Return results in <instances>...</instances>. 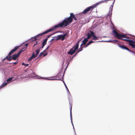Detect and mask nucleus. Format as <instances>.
Here are the masks:
<instances>
[{
	"instance_id": "1",
	"label": "nucleus",
	"mask_w": 135,
	"mask_h": 135,
	"mask_svg": "<svg viewBox=\"0 0 135 135\" xmlns=\"http://www.w3.org/2000/svg\"><path fill=\"white\" fill-rule=\"evenodd\" d=\"M70 15V17L65 18L62 22L55 25V27L56 28L59 27L64 28L67 26L68 25H69L70 23L72 22L73 21V18L75 20H77L76 17H77V16H76V15H74L73 13H71Z\"/></svg>"
},
{
	"instance_id": "2",
	"label": "nucleus",
	"mask_w": 135,
	"mask_h": 135,
	"mask_svg": "<svg viewBox=\"0 0 135 135\" xmlns=\"http://www.w3.org/2000/svg\"><path fill=\"white\" fill-rule=\"evenodd\" d=\"M113 33L114 36L118 39H122L123 41H127L128 42H129L128 41H130V40L127 39L123 38H129V37L128 36L125 34H121L118 33L115 30H113Z\"/></svg>"
},
{
	"instance_id": "3",
	"label": "nucleus",
	"mask_w": 135,
	"mask_h": 135,
	"mask_svg": "<svg viewBox=\"0 0 135 135\" xmlns=\"http://www.w3.org/2000/svg\"><path fill=\"white\" fill-rule=\"evenodd\" d=\"M56 28V27H55V25L54 27H52L51 28L49 29V30L43 32V33H41L39 34H38L34 38V40L36 41L37 40H39L41 38V36H42L44 34H46L47 33L51 31L55 30Z\"/></svg>"
},
{
	"instance_id": "4",
	"label": "nucleus",
	"mask_w": 135,
	"mask_h": 135,
	"mask_svg": "<svg viewBox=\"0 0 135 135\" xmlns=\"http://www.w3.org/2000/svg\"><path fill=\"white\" fill-rule=\"evenodd\" d=\"M100 3H101L100 2H99V3H98L94 5L90 6L88 7L85 9L81 13H83L84 14H85L87 13L90 11H91L96 6L100 4Z\"/></svg>"
},
{
	"instance_id": "5",
	"label": "nucleus",
	"mask_w": 135,
	"mask_h": 135,
	"mask_svg": "<svg viewBox=\"0 0 135 135\" xmlns=\"http://www.w3.org/2000/svg\"><path fill=\"white\" fill-rule=\"evenodd\" d=\"M23 49H22L20 51L18 52V54H16L13 55L12 56V57H11V60H16L19 57L20 54L23 51H24V50Z\"/></svg>"
},
{
	"instance_id": "6",
	"label": "nucleus",
	"mask_w": 135,
	"mask_h": 135,
	"mask_svg": "<svg viewBox=\"0 0 135 135\" xmlns=\"http://www.w3.org/2000/svg\"><path fill=\"white\" fill-rule=\"evenodd\" d=\"M20 46H16L13 49H12L9 52V54H8V55L9 56H11V55L12 54V53L15 52L16 51L17 49Z\"/></svg>"
},
{
	"instance_id": "7",
	"label": "nucleus",
	"mask_w": 135,
	"mask_h": 135,
	"mask_svg": "<svg viewBox=\"0 0 135 135\" xmlns=\"http://www.w3.org/2000/svg\"><path fill=\"white\" fill-rule=\"evenodd\" d=\"M119 47L122 49L124 50H126L129 51L130 52H132L134 53L135 54V52H133L132 51L129 50L128 48L125 46L124 45H120L119 46Z\"/></svg>"
},
{
	"instance_id": "8",
	"label": "nucleus",
	"mask_w": 135,
	"mask_h": 135,
	"mask_svg": "<svg viewBox=\"0 0 135 135\" xmlns=\"http://www.w3.org/2000/svg\"><path fill=\"white\" fill-rule=\"evenodd\" d=\"M94 33V32L91 31H90L86 35L87 36V38L88 39H90L91 38V36L92 37L93 36Z\"/></svg>"
},
{
	"instance_id": "9",
	"label": "nucleus",
	"mask_w": 135,
	"mask_h": 135,
	"mask_svg": "<svg viewBox=\"0 0 135 135\" xmlns=\"http://www.w3.org/2000/svg\"><path fill=\"white\" fill-rule=\"evenodd\" d=\"M76 50L74 48V47H73L70 50L69 52H68V54H69L72 55L74 53Z\"/></svg>"
},
{
	"instance_id": "10",
	"label": "nucleus",
	"mask_w": 135,
	"mask_h": 135,
	"mask_svg": "<svg viewBox=\"0 0 135 135\" xmlns=\"http://www.w3.org/2000/svg\"><path fill=\"white\" fill-rule=\"evenodd\" d=\"M129 42V45L131 46L133 48H135V45L133 43V40H130Z\"/></svg>"
},
{
	"instance_id": "11",
	"label": "nucleus",
	"mask_w": 135,
	"mask_h": 135,
	"mask_svg": "<svg viewBox=\"0 0 135 135\" xmlns=\"http://www.w3.org/2000/svg\"><path fill=\"white\" fill-rule=\"evenodd\" d=\"M57 37V38L56 39L57 40L61 39L62 41H63L65 39V38L62 35H58Z\"/></svg>"
},
{
	"instance_id": "12",
	"label": "nucleus",
	"mask_w": 135,
	"mask_h": 135,
	"mask_svg": "<svg viewBox=\"0 0 135 135\" xmlns=\"http://www.w3.org/2000/svg\"><path fill=\"white\" fill-rule=\"evenodd\" d=\"M88 39L87 38H85L84 39L83 41V43L81 45V46L83 45H85L86 42L88 41Z\"/></svg>"
},
{
	"instance_id": "13",
	"label": "nucleus",
	"mask_w": 135,
	"mask_h": 135,
	"mask_svg": "<svg viewBox=\"0 0 135 135\" xmlns=\"http://www.w3.org/2000/svg\"><path fill=\"white\" fill-rule=\"evenodd\" d=\"M47 38H46L44 40V41L42 43V46L41 48H43L44 47L45 45L47 43Z\"/></svg>"
},
{
	"instance_id": "14",
	"label": "nucleus",
	"mask_w": 135,
	"mask_h": 135,
	"mask_svg": "<svg viewBox=\"0 0 135 135\" xmlns=\"http://www.w3.org/2000/svg\"><path fill=\"white\" fill-rule=\"evenodd\" d=\"M11 56H9V55H8L3 59V60H5L6 59H7L8 61H11Z\"/></svg>"
},
{
	"instance_id": "15",
	"label": "nucleus",
	"mask_w": 135,
	"mask_h": 135,
	"mask_svg": "<svg viewBox=\"0 0 135 135\" xmlns=\"http://www.w3.org/2000/svg\"><path fill=\"white\" fill-rule=\"evenodd\" d=\"M92 37H93V40H98V37L95 36L94 33V35H93Z\"/></svg>"
},
{
	"instance_id": "16",
	"label": "nucleus",
	"mask_w": 135,
	"mask_h": 135,
	"mask_svg": "<svg viewBox=\"0 0 135 135\" xmlns=\"http://www.w3.org/2000/svg\"><path fill=\"white\" fill-rule=\"evenodd\" d=\"M7 83H3L0 86V89L4 87L6 85H7Z\"/></svg>"
},
{
	"instance_id": "17",
	"label": "nucleus",
	"mask_w": 135,
	"mask_h": 135,
	"mask_svg": "<svg viewBox=\"0 0 135 135\" xmlns=\"http://www.w3.org/2000/svg\"><path fill=\"white\" fill-rule=\"evenodd\" d=\"M28 45V44H26L24 45L22 49H23V50H24L25 49H26L27 48V46Z\"/></svg>"
},
{
	"instance_id": "18",
	"label": "nucleus",
	"mask_w": 135,
	"mask_h": 135,
	"mask_svg": "<svg viewBox=\"0 0 135 135\" xmlns=\"http://www.w3.org/2000/svg\"><path fill=\"white\" fill-rule=\"evenodd\" d=\"M40 49L41 48H40L36 50V55H37L39 53Z\"/></svg>"
},
{
	"instance_id": "19",
	"label": "nucleus",
	"mask_w": 135,
	"mask_h": 135,
	"mask_svg": "<svg viewBox=\"0 0 135 135\" xmlns=\"http://www.w3.org/2000/svg\"><path fill=\"white\" fill-rule=\"evenodd\" d=\"M81 14L82 13H80L78 15H76V16H77V17H76L77 19H80V18H81V17H80V16Z\"/></svg>"
},
{
	"instance_id": "20",
	"label": "nucleus",
	"mask_w": 135,
	"mask_h": 135,
	"mask_svg": "<svg viewBox=\"0 0 135 135\" xmlns=\"http://www.w3.org/2000/svg\"><path fill=\"white\" fill-rule=\"evenodd\" d=\"M94 42L93 41H89L88 42V43L86 44V47H87L88 45H89L91 43H92L93 42Z\"/></svg>"
},
{
	"instance_id": "21",
	"label": "nucleus",
	"mask_w": 135,
	"mask_h": 135,
	"mask_svg": "<svg viewBox=\"0 0 135 135\" xmlns=\"http://www.w3.org/2000/svg\"><path fill=\"white\" fill-rule=\"evenodd\" d=\"M70 117H71V118L72 115H71V109L72 107V104L70 103Z\"/></svg>"
},
{
	"instance_id": "22",
	"label": "nucleus",
	"mask_w": 135,
	"mask_h": 135,
	"mask_svg": "<svg viewBox=\"0 0 135 135\" xmlns=\"http://www.w3.org/2000/svg\"><path fill=\"white\" fill-rule=\"evenodd\" d=\"M37 55H36V54L35 55L34 54V52H33L32 56L31 57H32V58H35L37 56Z\"/></svg>"
},
{
	"instance_id": "23",
	"label": "nucleus",
	"mask_w": 135,
	"mask_h": 135,
	"mask_svg": "<svg viewBox=\"0 0 135 135\" xmlns=\"http://www.w3.org/2000/svg\"><path fill=\"white\" fill-rule=\"evenodd\" d=\"M44 52L43 51L41 52L38 56V57H40L42 56L44 54Z\"/></svg>"
},
{
	"instance_id": "24",
	"label": "nucleus",
	"mask_w": 135,
	"mask_h": 135,
	"mask_svg": "<svg viewBox=\"0 0 135 135\" xmlns=\"http://www.w3.org/2000/svg\"><path fill=\"white\" fill-rule=\"evenodd\" d=\"M12 77H11V78H8V79L7 80V82H9V81H11V80H12Z\"/></svg>"
},
{
	"instance_id": "25",
	"label": "nucleus",
	"mask_w": 135,
	"mask_h": 135,
	"mask_svg": "<svg viewBox=\"0 0 135 135\" xmlns=\"http://www.w3.org/2000/svg\"><path fill=\"white\" fill-rule=\"evenodd\" d=\"M83 47H80L79 49V50L77 52V53H78V52L80 51L83 50Z\"/></svg>"
},
{
	"instance_id": "26",
	"label": "nucleus",
	"mask_w": 135,
	"mask_h": 135,
	"mask_svg": "<svg viewBox=\"0 0 135 135\" xmlns=\"http://www.w3.org/2000/svg\"><path fill=\"white\" fill-rule=\"evenodd\" d=\"M50 46H48L47 48L43 51V52H47V49H49L50 47Z\"/></svg>"
},
{
	"instance_id": "27",
	"label": "nucleus",
	"mask_w": 135,
	"mask_h": 135,
	"mask_svg": "<svg viewBox=\"0 0 135 135\" xmlns=\"http://www.w3.org/2000/svg\"><path fill=\"white\" fill-rule=\"evenodd\" d=\"M78 47L79 45H76L75 47H74V48L77 50L78 49Z\"/></svg>"
},
{
	"instance_id": "28",
	"label": "nucleus",
	"mask_w": 135,
	"mask_h": 135,
	"mask_svg": "<svg viewBox=\"0 0 135 135\" xmlns=\"http://www.w3.org/2000/svg\"><path fill=\"white\" fill-rule=\"evenodd\" d=\"M64 85H65V87H66V88L67 91H68V92L69 93H70V92H69V90L68 89V88H67V87L66 84H65V83L64 82Z\"/></svg>"
},
{
	"instance_id": "29",
	"label": "nucleus",
	"mask_w": 135,
	"mask_h": 135,
	"mask_svg": "<svg viewBox=\"0 0 135 135\" xmlns=\"http://www.w3.org/2000/svg\"><path fill=\"white\" fill-rule=\"evenodd\" d=\"M22 65H24L25 66H27L28 65V64H25L23 62L22 63Z\"/></svg>"
},
{
	"instance_id": "30",
	"label": "nucleus",
	"mask_w": 135,
	"mask_h": 135,
	"mask_svg": "<svg viewBox=\"0 0 135 135\" xmlns=\"http://www.w3.org/2000/svg\"><path fill=\"white\" fill-rule=\"evenodd\" d=\"M32 58H32V57L31 56L28 59V61H30L31 60H32Z\"/></svg>"
},
{
	"instance_id": "31",
	"label": "nucleus",
	"mask_w": 135,
	"mask_h": 135,
	"mask_svg": "<svg viewBox=\"0 0 135 135\" xmlns=\"http://www.w3.org/2000/svg\"><path fill=\"white\" fill-rule=\"evenodd\" d=\"M65 38V37L66 36H67V33H66L65 34H64V35H62Z\"/></svg>"
},
{
	"instance_id": "32",
	"label": "nucleus",
	"mask_w": 135,
	"mask_h": 135,
	"mask_svg": "<svg viewBox=\"0 0 135 135\" xmlns=\"http://www.w3.org/2000/svg\"><path fill=\"white\" fill-rule=\"evenodd\" d=\"M80 41H81V40H80L79 41H78L76 45H79V43L80 42Z\"/></svg>"
},
{
	"instance_id": "33",
	"label": "nucleus",
	"mask_w": 135,
	"mask_h": 135,
	"mask_svg": "<svg viewBox=\"0 0 135 135\" xmlns=\"http://www.w3.org/2000/svg\"><path fill=\"white\" fill-rule=\"evenodd\" d=\"M17 63H18V62H13V63L15 65H16V64H17Z\"/></svg>"
},
{
	"instance_id": "34",
	"label": "nucleus",
	"mask_w": 135,
	"mask_h": 135,
	"mask_svg": "<svg viewBox=\"0 0 135 135\" xmlns=\"http://www.w3.org/2000/svg\"><path fill=\"white\" fill-rule=\"evenodd\" d=\"M51 35H51L48 36L46 38H47V39H48V38H49L50 37Z\"/></svg>"
},
{
	"instance_id": "35",
	"label": "nucleus",
	"mask_w": 135,
	"mask_h": 135,
	"mask_svg": "<svg viewBox=\"0 0 135 135\" xmlns=\"http://www.w3.org/2000/svg\"><path fill=\"white\" fill-rule=\"evenodd\" d=\"M47 55V53H46L44 55V56H45L46 55Z\"/></svg>"
},
{
	"instance_id": "36",
	"label": "nucleus",
	"mask_w": 135,
	"mask_h": 135,
	"mask_svg": "<svg viewBox=\"0 0 135 135\" xmlns=\"http://www.w3.org/2000/svg\"><path fill=\"white\" fill-rule=\"evenodd\" d=\"M37 44V42H36V44H35L33 45V47H34Z\"/></svg>"
},
{
	"instance_id": "37",
	"label": "nucleus",
	"mask_w": 135,
	"mask_h": 135,
	"mask_svg": "<svg viewBox=\"0 0 135 135\" xmlns=\"http://www.w3.org/2000/svg\"><path fill=\"white\" fill-rule=\"evenodd\" d=\"M55 40V39L54 38H52L51 40L50 41H53V40Z\"/></svg>"
},
{
	"instance_id": "38",
	"label": "nucleus",
	"mask_w": 135,
	"mask_h": 135,
	"mask_svg": "<svg viewBox=\"0 0 135 135\" xmlns=\"http://www.w3.org/2000/svg\"><path fill=\"white\" fill-rule=\"evenodd\" d=\"M114 41H116V42H118V40H114Z\"/></svg>"
},
{
	"instance_id": "39",
	"label": "nucleus",
	"mask_w": 135,
	"mask_h": 135,
	"mask_svg": "<svg viewBox=\"0 0 135 135\" xmlns=\"http://www.w3.org/2000/svg\"><path fill=\"white\" fill-rule=\"evenodd\" d=\"M78 53H77V52L75 54V55L74 56V57L76 55V54H77Z\"/></svg>"
},
{
	"instance_id": "40",
	"label": "nucleus",
	"mask_w": 135,
	"mask_h": 135,
	"mask_svg": "<svg viewBox=\"0 0 135 135\" xmlns=\"http://www.w3.org/2000/svg\"><path fill=\"white\" fill-rule=\"evenodd\" d=\"M108 15V16H110V14L109 13Z\"/></svg>"
},
{
	"instance_id": "41",
	"label": "nucleus",
	"mask_w": 135,
	"mask_h": 135,
	"mask_svg": "<svg viewBox=\"0 0 135 135\" xmlns=\"http://www.w3.org/2000/svg\"><path fill=\"white\" fill-rule=\"evenodd\" d=\"M133 42H133L134 44V43L135 44V41H134L133 40Z\"/></svg>"
},
{
	"instance_id": "42",
	"label": "nucleus",
	"mask_w": 135,
	"mask_h": 135,
	"mask_svg": "<svg viewBox=\"0 0 135 135\" xmlns=\"http://www.w3.org/2000/svg\"><path fill=\"white\" fill-rule=\"evenodd\" d=\"M56 80H60V79H56Z\"/></svg>"
},
{
	"instance_id": "43",
	"label": "nucleus",
	"mask_w": 135,
	"mask_h": 135,
	"mask_svg": "<svg viewBox=\"0 0 135 135\" xmlns=\"http://www.w3.org/2000/svg\"><path fill=\"white\" fill-rule=\"evenodd\" d=\"M112 15V12L111 13V15Z\"/></svg>"
}]
</instances>
